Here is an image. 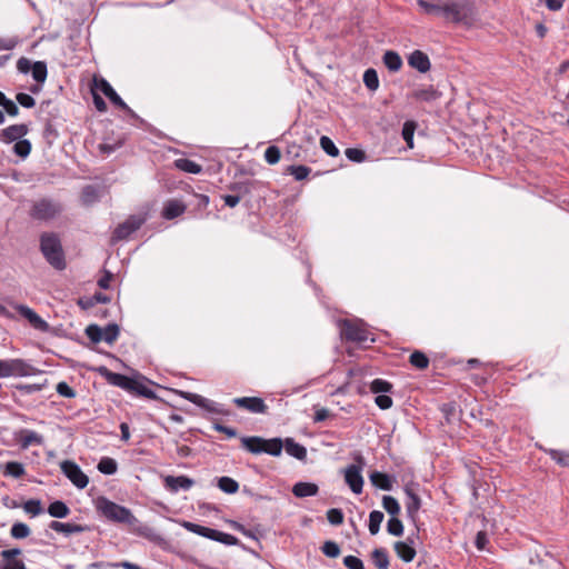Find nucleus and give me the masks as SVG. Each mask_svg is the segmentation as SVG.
Returning a JSON list of instances; mask_svg holds the SVG:
<instances>
[{"label":"nucleus","instance_id":"nucleus-1","mask_svg":"<svg viewBox=\"0 0 569 569\" xmlns=\"http://www.w3.org/2000/svg\"><path fill=\"white\" fill-rule=\"evenodd\" d=\"M426 14L440 17L446 22L471 27L478 21L477 7L471 0H417Z\"/></svg>","mask_w":569,"mask_h":569},{"label":"nucleus","instance_id":"nucleus-2","mask_svg":"<svg viewBox=\"0 0 569 569\" xmlns=\"http://www.w3.org/2000/svg\"><path fill=\"white\" fill-rule=\"evenodd\" d=\"M97 510L108 520L113 522L127 523L130 526L138 522V519L129 508L120 506L104 497H100L97 500Z\"/></svg>","mask_w":569,"mask_h":569},{"label":"nucleus","instance_id":"nucleus-3","mask_svg":"<svg viewBox=\"0 0 569 569\" xmlns=\"http://www.w3.org/2000/svg\"><path fill=\"white\" fill-rule=\"evenodd\" d=\"M40 249L49 264L57 270L66 268L64 253L60 239L54 233H43L40 238Z\"/></svg>","mask_w":569,"mask_h":569},{"label":"nucleus","instance_id":"nucleus-4","mask_svg":"<svg viewBox=\"0 0 569 569\" xmlns=\"http://www.w3.org/2000/svg\"><path fill=\"white\" fill-rule=\"evenodd\" d=\"M242 448L253 455L267 453L278 457L282 452L283 443L280 438L264 439L262 437H242Z\"/></svg>","mask_w":569,"mask_h":569},{"label":"nucleus","instance_id":"nucleus-5","mask_svg":"<svg viewBox=\"0 0 569 569\" xmlns=\"http://www.w3.org/2000/svg\"><path fill=\"white\" fill-rule=\"evenodd\" d=\"M340 326V335L347 341L357 342L359 345H363L368 341L373 342L375 338L370 337L371 333L366 328V325L359 320H341L339 322Z\"/></svg>","mask_w":569,"mask_h":569},{"label":"nucleus","instance_id":"nucleus-6","mask_svg":"<svg viewBox=\"0 0 569 569\" xmlns=\"http://www.w3.org/2000/svg\"><path fill=\"white\" fill-rule=\"evenodd\" d=\"M38 370L22 359H0V378L8 377H29L33 376Z\"/></svg>","mask_w":569,"mask_h":569},{"label":"nucleus","instance_id":"nucleus-7","mask_svg":"<svg viewBox=\"0 0 569 569\" xmlns=\"http://www.w3.org/2000/svg\"><path fill=\"white\" fill-rule=\"evenodd\" d=\"M61 212L62 206L59 201L43 198L33 203L30 214L36 220L48 221L54 219Z\"/></svg>","mask_w":569,"mask_h":569},{"label":"nucleus","instance_id":"nucleus-8","mask_svg":"<svg viewBox=\"0 0 569 569\" xmlns=\"http://www.w3.org/2000/svg\"><path fill=\"white\" fill-rule=\"evenodd\" d=\"M419 485L415 482H408L403 487V492L406 495V512L409 519L416 521L418 511L421 508V499L418 495Z\"/></svg>","mask_w":569,"mask_h":569},{"label":"nucleus","instance_id":"nucleus-9","mask_svg":"<svg viewBox=\"0 0 569 569\" xmlns=\"http://www.w3.org/2000/svg\"><path fill=\"white\" fill-rule=\"evenodd\" d=\"M357 461L360 465H350L345 469V481L353 493L359 495L362 492L363 487V478L361 475L363 458L359 456Z\"/></svg>","mask_w":569,"mask_h":569},{"label":"nucleus","instance_id":"nucleus-10","mask_svg":"<svg viewBox=\"0 0 569 569\" xmlns=\"http://www.w3.org/2000/svg\"><path fill=\"white\" fill-rule=\"evenodd\" d=\"M62 473L78 488L83 489L89 483V478L82 472L80 467L71 461L64 460L60 463Z\"/></svg>","mask_w":569,"mask_h":569},{"label":"nucleus","instance_id":"nucleus-11","mask_svg":"<svg viewBox=\"0 0 569 569\" xmlns=\"http://www.w3.org/2000/svg\"><path fill=\"white\" fill-rule=\"evenodd\" d=\"M94 86L100 90L114 106L124 110L129 114H134L122 98L116 92L112 86L103 78L94 79Z\"/></svg>","mask_w":569,"mask_h":569},{"label":"nucleus","instance_id":"nucleus-12","mask_svg":"<svg viewBox=\"0 0 569 569\" xmlns=\"http://www.w3.org/2000/svg\"><path fill=\"white\" fill-rule=\"evenodd\" d=\"M143 222L144 219L142 217L131 216L116 228L112 239L114 241L127 239L132 232L137 231Z\"/></svg>","mask_w":569,"mask_h":569},{"label":"nucleus","instance_id":"nucleus-13","mask_svg":"<svg viewBox=\"0 0 569 569\" xmlns=\"http://www.w3.org/2000/svg\"><path fill=\"white\" fill-rule=\"evenodd\" d=\"M181 396L192 402L193 405L213 413H224L223 409L221 408V405H219L216 401H212L208 398L202 397L201 395L193 393V392H181Z\"/></svg>","mask_w":569,"mask_h":569},{"label":"nucleus","instance_id":"nucleus-14","mask_svg":"<svg viewBox=\"0 0 569 569\" xmlns=\"http://www.w3.org/2000/svg\"><path fill=\"white\" fill-rule=\"evenodd\" d=\"M21 449L26 450L31 446H42L44 438L42 435L30 429H21L14 433Z\"/></svg>","mask_w":569,"mask_h":569},{"label":"nucleus","instance_id":"nucleus-15","mask_svg":"<svg viewBox=\"0 0 569 569\" xmlns=\"http://www.w3.org/2000/svg\"><path fill=\"white\" fill-rule=\"evenodd\" d=\"M16 310L19 312L21 317L27 319L29 323L37 330L40 331H48L49 325L47 321H44L34 310H32L30 307L24 305H17Z\"/></svg>","mask_w":569,"mask_h":569},{"label":"nucleus","instance_id":"nucleus-16","mask_svg":"<svg viewBox=\"0 0 569 569\" xmlns=\"http://www.w3.org/2000/svg\"><path fill=\"white\" fill-rule=\"evenodd\" d=\"M233 403L238 408H242L248 410L252 413H266L267 412V405L264 403L262 398L259 397H240L234 398Z\"/></svg>","mask_w":569,"mask_h":569},{"label":"nucleus","instance_id":"nucleus-17","mask_svg":"<svg viewBox=\"0 0 569 569\" xmlns=\"http://www.w3.org/2000/svg\"><path fill=\"white\" fill-rule=\"evenodd\" d=\"M29 132V128L24 123L12 124L4 129H0V142L12 143L23 138Z\"/></svg>","mask_w":569,"mask_h":569},{"label":"nucleus","instance_id":"nucleus-18","mask_svg":"<svg viewBox=\"0 0 569 569\" xmlns=\"http://www.w3.org/2000/svg\"><path fill=\"white\" fill-rule=\"evenodd\" d=\"M194 485L193 479L187 476H167L164 478V487L176 493L179 490H189Z\"/></svg>","mask_w":569,"mask_h":569},{"label":"nucleus","instance_id":"nucleus-19","mask_svg":"<svg viewBox=\"0 0 569 569\" xmlns=\"http://www.w3.org/2000/svg\"><path fill=\"white\" fill-rule=\"evenodd\" d=\"M100 372L104 376L107 381L112 386L119 387L127 391H129V388H132L130 385L132 378H130V377H127L121 373L112 372L104 367L100 369Z\"/></svg>","mask_w":569,"mask_h":569},{"label":"nucleus","instance_id":"nucleus-20","mask_svg":"<svg viewBox=\"0 0 569 569\" xmlns=\"http://www.w3.org/2000/svg\"><path fill=\"white\" fill-rule=\"evenodd\" d=\"M408 63L411 68L419 72H427L430 69V60L426 53L420 50H415L408 58Z\"/></svg>","mask_w":569,"mask_h":569},{"label":"nucleus","instance_id":"nucleus-21","mask_svg":"<svg viewBox=\"0 0 569 569\" xmlns=\"http://www.w3.org/2000/svg\"><path fill=\"white\" fill-rule=\"evenodd\" d=\"M184 211L186 206L183 202L179 200H169L163 207L162 217L167 220H171L181 216Z\"/></svg>","mask_w":569,"mask_h":569},{"label":"nucleus","instance_id":"nucleus-22","mask_svg":"<svg viewBox=\"0 0 569 569\" xmlns=\"http://www.w3.org/2000/svg\"><path fill=\"white\" fill-rule=\"evenodd\" d=\"M182 526L188 531H190L192 533H196L198 536L208 538V539L213 540V541H216V539H217L218 530H216V529H212V528H209V527H204V526H200L198 523H193V522H189V521H184L182 523Z\"/></svg>","mask_w":569,"mask_h":569},{"label":"nucleus","instance_id":"nucleus-23","mask_svg":"<svg viewBox=\"0 0 569 569\" xmlns=\"http://www.w3.org/2000/svg\"><path fill=\"white\" fill-rule=\"evenodd\" d=\"M282 443L289 456L298 460H305L307 458V449L302 445L296 442L295 439L286 438Z\"/></svg>","mask_w":569,"mask_h":569},{"label":"nucleus","instance_id":"nucleus-24","mask_svg":"<svg viewBox=\"0 0 569 569\" xmlns=\"http://www.w3.org/2000/svg\"><path fill=\"white\" fill-rule=\"evenodd\" d=\"M319 492V487L312 482L300 481L292 487V493L297 498H306L316 496Z\"/></svg>","mask_w":569,"mask_h":569},{"label":"nucleus","instance_id":"nucleus-25","mask_svg":"<svg viewBox=\"0 0 569 569\" xmlns=\"http://www.w3.org/2000/svg\"><path fill=\"white\" fill-rule=\"evenodd\" d=\"M369 479L375 487L381 490L390 491L392 489L393 479L387 473L372 471Z\"/></svg>","mask_w":569,"mask_h":569},{"label":"nucleus","instance_id":"nucleus-26","mask_svg":"<svg viewBox=\"0 0 569 569\" xmlns=\"http://www.w3.org/2000/svg\"><path fill=\"white\" fill-rule=\"evenodd\" d=\"M397 556L405 562H411L416 557V549L407 541H397L395 543Z\"/></svg>","mask_w":569,"mask_h":569},{"label":"nucleus","instance_id":"nucleus-27","mask_svg":"<svg viewBox=\"0 0 569 569\" xmlns=\"http://www.w3.org/2000/svg\"><path fill=\"white\" fill-rule=\"evenodd\" d=\"M49 528L56 532H61L66 536L72 533H80L84 531V528L81 525L69 523V522H60V521H51Z\"/></svg>","mask_w":569,"mask_h":569},{"label":"nucleus","instance_id":"nucleus-28","mask_svg":"<svg viewBox=\"0 0 569 569\" xmlns=\"http://www.w3.org/2000/svg\"><path fill=\"white\" fill-rule=\"evenodd\" d=\"M412 97L419 101H435L440 97V93L432 87L420 88L413 91Z\"/></svg>","mask_w":569,"mask_h":569},{"label":"nucleus","instance_id":"nucleus-29","mask_svg":"<svg viewBox=\"0 0 569 569\" xmlns=\"http://www.w3.org/2000/svg\"><path fill=\"white\" fill-rule=\"evenodd\" d=\"M48 513L52 517V518H59V519H62V518H66L69 516L70 513V509L69 507L61 500H56L53 502H51L48 507Z\"/></svg>","mask_w":569,"mask_h":569},{"label":"nucleus","instance_id":"nucleus-30","mask_svg":"<svg viewBox=\"0 0 569 569\" xmlns=\"http://www.w3.org/2000/svg\"><path fill=\"white\" fill-rule=\"evenodd\" d=\"M130 385L132 388H129V391L136 392V393L143 396L146 398H149V399L156 398L154 391L151 390L149 387H147V385L144 383L143 380L132 378Z\"/></svg>","mask_w":569,"mask_h":569},{"label":"nucleus","instance_id":"nucleus-31","mask_svg":"<svg viewBox=\"0 0 569 569\" xmlns=\"http://www.w3.org/2000/svg\"><path fill=\"white\" fill-rule=\"evenodd\" d=\"M372 562L378 569L389 568V555L383 548H376L371 553Z\"/></svg>","mask_w":569,"mask_h":569},{"label":"nucleus","instance_id":"nucleus-32","mask_svg":"<svg viewBox=\"0 0 569 569\" xmlns=\"http://www.w3.org/2000/svg\"><path fill=\"white\" fill-rule=\"evenodd\" d=\"M174 167L188 173L197 174L201 172V166L187 158L177 159L174 161Z\"/></svg>","mask_w":569,"mask_h":569},{"label":"nucleus","instance_id":"nucleus-33","mask_svg":"<svg viewBox=\"0 0 569 569\" xmlns=\"http://www.w3.org/2000/svg\"><path fill=\"white\" fill-rule=\"evenodd\" d=\"M383 63L385 66L392 72L400 70L402 66V60L400 56L395 51H387L383 54Z\"/></svg>","mask_w":569,"mask_h":569},{"label":"nucleus","instance_id":"nucleus-34","mask_svg":"<svg viewBox=\"0 0 569 569\" xmlns=\"http://www.w3.org/2000/svg\"><path fill=\"white\" fill-rule=\"evenodd\" d=\"M99 200V190L92 184H88L82 189L81 201L84 206H91Z\"/></svg>","mask_w":569,"mask_h":569},{"label":"nucleus","instance_id":"nucleus-35","mask_svg":"<svg viewBox=\"0 0 569 569\" xmlns=\"http://www.w3.org/2000/svg\"><path fill=\"white\" fill-rule=\"evenodd\" d=\"M98 470L103 475H114L118 470V463L110 457H103L100 459L97 466Z\"/></svg>","mask_w":569,"mask_h":569},{"label":"nucleus","instance_id":"nucleus-36","mask_svg":"<svg viewBox=\"0 0 569 569\" xmlns=\"http://www.w3.org/2000/svg\"><path fill=\"white\" fill-rule=\"evenodd\" d=\"M4 476L12 478H21L26 473L24 466L18 461H9L4 466Z\"/></svg>","mask_w":569,"mask_h":569},{"label":"nucleus","instance_id":"nucleus-37","mask_svg":"<svg viewBox=\"0 0 569 569\" xmlns=\"http://www.w3.org/2000/svg\"><path fill=\"white\" fill-rule=\"evenodd\" d=\"M383 519H385V515H383V512H381L379 510H373L369 513L368 529L372 536H375L379 532L380 526H381V522L383 521Z\"/></svg>","mask_w":569,"mask_h":569},{"label":"nucleus","instance_id":"nucleus-38","mask_svg":"<svg viewBox=\"0 0 569 569\" xmlns=\"http://www.w3.org/2000/svg\"><path fill=\"white\" fill-rule=\"evenodd\" d=\"M120 328L117 323H108L102 328V341L112 345L119 337Z\"/></svg>","mask_w":569,"mask_h":569},{"label":"nucleus","instance_id":"nucleus-39","mask_svg":"<svg viewBox=\"0 0 569 569\" xmlns=\"http://www.w3.org/2000/svg\"><path fill=\"white\" fill-rule=\"evenodd\" d=\"M218 487L226 493H236L239 489V483L230 477H220L218 479Z\"/></svg>","mask_w":569,"mask_h":569},{"label":"nucleus","instance_id":"nucleus-40","mask_svg":"<svg viewBox=\"0 0 569 569\" xmlns=\"http://www.w3.org/2000/svg\"><path fill=\"white\" fill-rule=\"evenodd\" d=\"M382 507L390 515V517L398 516L400 513V505L392 496L382 497Z\"/></svg>","mask_w":569,"mask_h":569},{"label":"nucleus","instance_id":"nucleus-41","mask_svg":"<svg viewBox=\"0 0 569 569\" xmlns=\"http://www.w3.org/2000/svg\"><path fill=\"white\" fill-rule=\"evenodd\" d=\"M13 152L21 159H26L31 152V142L28 139L21 138L13 144Z\"/></svg>","mask_w":569,"mask_h":569},{"label":"nucleus","instance_id":"nucleus-42","mask_svg":"<svg viewBox=\"0 0 569 569\" xmlns=\"http://www.w3.org/2000/svg\"><path fill=\"white\" fill-rule=\"evenodd\" d=\"M363 83L370 91H376L379 88V78L375 69H367L363 73Z\"/></svg>","mask_w":569,"mask_h":569},{"label":"nucleus","instance_id":"nucleus-43","mask_svg":"<svg viewBox=\"0 0 569 569\" xmlns=\"http://www.w3.org/2000/svg\"><path fill=\"white\" fill-rule=\"evenodd\" d=\"M32 78L37 82H44L47 79L48 70L47 64L43 61H36L31 68Z\"/></svg>","mask_w":569,"mask_h":569},{"label":"nucleus","instance_id":"nucleus-44","mask_svg":"<svg viewBox=\"0 0 569 569\" xmlns=\"http://www.w3.org/2000/svg\"><path fill=\"white\" fill-rule=\"evenodd\" d=\"M387 531L395 537H401L403 535V525L397 516L390 517L388 520Z\"/></svg>","mask_w":569,"mask_h":569},{"label":"nucleus","instance_id":"nucleus-45","mask_svg":"<svg viewBox=\"0 0 569 569\" xmlns=\"http://www.w3.org/2000/svg\"><path fill=\"white\" fill-rule=\"evenodd\" d=\"M30 532L29 526L23 522H14L10 529V535L14 539H24Z\"/></svg>","mask_w":569,"mask_h":569},{"label":"nucleus","instance_id":"nucleus-46","mask_svg":"<svg viewBox=\"0 0 569 569\" xmlns=\"http://www.w3.org/2000/svg\"><path fill=\"white\" fill-rule=\"evenodd\" d=\"M416 130V123L413 121H406L402 127V138L407 142V146L413 148V133Z\"/></svg>","mask_w":569,"mask_h":569},{"label":"nucleus","instance_id":"nucleus-47","mask_svg":"<svg viewBox=\"0 0 569 569\" xmlns=\"http://www.w3.org/2000/svg\"><path fill=\"white\" fill-rule=\"evenodd\" d=\"M410 363L418 369H426L429 366L428 357L421 351H415L410 356Z\"/></svg>","mask_w":569,"mask_h":569},{"label":"nucleus","instance_id":"nucleus-48","mask_svg":"<svg viewBox=\"0 0 569 569\" xmlns=\"http://www.w3.org/2000/svg\"><path fill=\"white\" fill-rule=\"evenodd\" d=\"M392 389V385L382 379H375L370 383V390L372 393L382 395L389 392Z\"/></svg>","mask_w":569,"mask_h":569},{"label":"nucleus","instance_id":"nucleus-49","mask_svg":"<svg viewBox=\"0 0 569 569\" xmlns=\"http://www.w3.org/2000/svg\"><path fill=\"white\" fill-rule=\"evenodd\" d=\"M288 172L293 176V178L297 180V181H301L303 179H306L310 172H311V169L307 166H290L288 168Z\"/></svg>","mask_w":569,"mask_h":569},{"label":"nucleus","instance_id":"nucleus-50","mask_svg":"<svg viewBox=\"0 0 569 569\" xmlns=\"http://www.w3.org/2000/svg\"><path fill=\"white\" fill-rule=\"evenodd\" d=\"M320 147L330 157H337L339 154V149L336 147L333 141L327 136H322L320 138Z\"/></svg>","mask_w":569,"mask_h":569},{"label":"nucleus","instance_id":"nucleus-51","mask_svg":"<svg viewBox=\"0 0 569 569\" xmlns=\"http://www.w3.org/2000/svg\"><path fill=\"white\" fill-rule=\"evenodd\" d=\"M548 453L552 460L562 467L569 466V452H565L557 449H549Z\"/></svg>","mask_w":569,"mask_h":569},{"label":"nucleus","instance_id":"nucleus-52","mask_svg":"<svg viewBox=\"0 0 569 569\" xmlns=\"http://www.w3.org/2000/svg\"><path fill=\"white\" fill-rule=\"evenodd\" d=\"M321 551L329 558H337L340 555V547L337 542L328 540L322 545Z\"/></svg>","mask_w":569,"mask_h":569},{"label":"nucleus","instance_id":"nucleus-53","mask_svg":"<svg viewBox=\"0 0 569 569\" xmlns=\"http://www.w3.org/2000/svg\"><path fill=\"white\" fill-rule=\"evenodd\" d=\"M23 510L32 517L42 512L41 501L38 499H30L23 503Z\"/></svg>","mask_w":569,"mask_h":569},{"label":"nucleus","instance_id":"nucleus-54","mask_svg":"<svg viewBox=\"0 0 569 569\" xmlns=\"http://www.w3.org/2000/svg\"><path fill=\"white\" fill-rule=\"evenodd\" d=\"M86 335L87 337L93 342V343H98L100 341H102V328L99 327L98 325H89L87 328H86Z\"/></svg>","mask_w":569,"mask_h":569},{"label":"nucleus","instance_id":"nucleus-55","mask_svg":"<svg viewBox=\"0 0 569 569\" xmlns=\"http://www.w3.org/2000/svg\"><path fill=\"white\" fill-rule=\"evenodd\" d=\"M281 158V152H280V149L276 146H270L266 149L264 151V160L269 163V164H276L279 162Z\"/></svg>","mask_w":569,"mask_h":569},{"label":"nucleus","instance_id":"nucleus-56","mask_svg":"<svg viewBox=\"0 0 569 569\" xmlns=\"http://www.w3.org/2000/svg\"><path fill=\"white\" fill-rule=\"evenodd\" d=\"M327 519L333 526H339L343 522V512L341 509L332 508L327 511Z\"/></svg>","mask_w":569,"mask_h":569},{"label":"nucleus","instance_id":"nucleus-57","mask_svg":"<svg viewBox=\"0 0 569 569\" xmlns=\"http://www.w3.org/2000/svg\"><path fill=\"white\" fill-rule=\"evenodd\" d=\"M56 391L59 396L64 398H74L76 391L64 381H61L57 385Z\"/></svg>","mask_w":569,"mask_h":569},{"label":"nucleus","instance_id":"nucleus-58","mask_svg":"<svg viewBox=\"0 0 569 569\" xmlns=\"http://www.w3.org/2000/svg\"><path fill=\"white\" fill-rule=\"evenodd\" d=\"M345 153L346 157L353 162H362L366 159L365 152L357 148H348Z\"/></svg>","mask_w":569,"mask_h":569},{"label":"nucleus","instance_id":"nucleus-59","mask_svg":"<svg viewBox=\"0 0 569 569\" xmlns=\"http://www.w3.org/2000/svg\"><path fill=\"white\" fill-rule=\"evenodd\" d=\"M343 565L348 569H365L362 560L356 556H346L343 558Z\"/></svg>","mask_w":569,"mask_h":569},{"label":"nucleus","instance_id":"nucleus-60","mask_svg":"<svg viewBox=\"0 0 569 569\" xmlns=\"http://www.w3.org/2000/svg\"><path fill=\"white\" fill-rule=\"evenodd\" d=\"M216 541L221 542L227 546H234L238 543V538L230 533H226V532L218 530Z\"/></svg>","mask_w":569,"mask_h":569},{"label":"nucleus","instance_id":"nucleus-61","mask_svg":"<svg viewBox=\"0 0 569 569\" xmlns=\"http://www.w3.org/2000/svg\"><path fill=\"white\" fill-rule=\"evenodd\" d=\"M16 99L23 108H32L36 104V100L28 93L20 92Z\"/></svg>","mask_w":569,"mask_h":569},{"label":"nucleus","instance_id":"nucleus-62","mask_svg":"<svg viewBox=\"0 0 569 569\" xmlns=\"http://www.w3.org/2000/svg\"><path fill=\"white\" fill-rule=\"evenodd\" d=\"M375 402L382 410H387L392 406V399L387 395H378Z\"/></svg>","mask_w":569,"mask_h":569},{"label":"nucleus","instance_id":"nucleus-63","mask_svg":"<svg viewBox=\"0 0 569 569\" xmlns=\"http://www.w3.org/2000/svg\"><path fill=\"white\" fill-rule=\"evenodd\" d=\"M32 66H33V63L28 58H24V57H21L17 61L18 71L21 73H24V74H27L29 71H31Z\"/></svg>","mask_w":569,"mask_h":569},{"label":"nucleus","instance_id":"nucleus-64","mask_svg":"<svg viewBox=\"0 0 569 569\" xmlns=\"http://www.w3.org/2000/svg\"><path fill=\"white\" fill-rule=\"evenodd\" d=\"M7 563L3 567H0V569H27L26 565L22 560H10L6 561Z\"/></svg>","mask_w":569,"mask_h":569}]
</instances>
